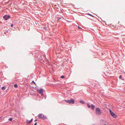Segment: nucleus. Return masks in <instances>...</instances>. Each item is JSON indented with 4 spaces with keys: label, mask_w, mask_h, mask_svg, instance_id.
<instances>
[{
    "label": "nucleus",
    "mask_w": 125,
    "mask_h": 125,
    "mask_svg": "<svg viewBox=\"0 0 125 125\" xmlns=\"http://www.w3.org/2000/svg\"><path fill=\"white\" fill-rule=\"evenodd\" d=\"M95 113L98 115H99L101 113L100 109L99 108H97L96 109Z\"/></svg>",
    "instance_id": "1"
},
{
    "label": "nucleus",
    "mask_w": 125,
    "mask_h": 125,
    "mask_svg": "<svg viewBox=\"0 0 125 125\" xmlns=\"http://www.w3.org/2000/svg\"><path fill=\"white\" fill-rule=\"evenodd\" d=\"M38 118L40 119H45L47 118V117L46 116H44L43 115L40 114L38 115Z\"/></svg>",
    "instance_id": "2"
},
{
    "label": "nucleus",
    "mask_w": 125,
    "mask_h": 125,
    "mask_svg": "<svg viewBox=\"0 0 125 125\" xmlns=\"http://www.w3.org/2000/svg\"><path fill=\"white\" fill-rule=\"evenodd\" d=\"M66 102L70 104H74V100L73 99L71 98L70 100H64Z\"/></svg>",
    "instance_id": "3"
},
{
    "label": "nucleus",
    "mask_w": 125,
    "mask_h": 125,
    "mask_svg": "<svg viewBox=\"0 0 125 125\" xmlns=\"http://www.w3.org/2000/svg\"><path fill=\"white\" fill-rule=\"evenodd\" d=\"M87 105L88 108L91 109L93 110H94L95 107L93 104H92L90 106V105L88 103L87 104Z\"/></svg>",
    "instance_id": "4"
},
{
    "label": "nucleus",
    "mask_w": 125,
    "mask_h": 125,
    "mask_svg": "<svg viewBox=\"0 0 125 125\" xmlns=\"http://www.w3.org/2000/svg\"><path fill=\"white\" fill-rule=\"evenodd\" d=\"M110 112L111 115L114 118H116V115L115 114L111 111V110H110Z\"/></svg>",
    "instance_id": "5"
},
{
    "label": "nucleus",
    "mask_w": 125,
    "mask_h": 125,
    "mask_svg": "<svg viewBox=\"0 0 125 125\" xmlns=\"http://www.w3.org/2000/svg\"><path fill=\"white\" fill-rule=\"evenodd\" d=\"M37 92L41 95L43 94V90L42 88L37 90Z\"/></svg>",
    "instance_id": "6"
},
{
    "label": "nucleus",
    "mask_w": 125,
    "mask_h": 125,
    "mask_svg": "<svg viewBox=\"0 0 125 125\" xmlns=\"http://www.w3.org/2000/svg\"><path fill=\"white\" fill-rule=\"evenodd\" d=\"M10 17V16L9 15H5L3 17V18L5 20H7Z\"/></svg>",
    "instance_id": "7"
},
{
    "label": "nucleus",
    "mask_w": 125,
    "mask_h": 125,
    "mask_svg": "<svg viewBox=\"0 0 125 125\" xmlns=\"http://www.w3.org/2000/svg\"><path fill=\"white\" fill-rule=\"evenodd\" d=\"M33 120V119L32 118L31 119V120H26V122L27 123H28L29 124Z\"/></svg>",
    "instance_id": "8"
},
{
    "label": "nucleus",
    "mask_w": 125,
    "mask_h": 125,
    "mask_svg": "<svg viewBox=\"0 0 125 125\" xmlns=\"http://www.w3.org/2000/svg\"><path fill=\"white\" fill-rule=\"evenodd\" d=\"M119 78L120 79H121V80H124V79L122 77L121 75H120L119 77Z\"/></svg>",
    "instance_id": "9"
},
{
    "label": "nucleus",
    "mask_w": 125,
    "mask_h": 125,
    "mask_svg": "<svg viewBox=\"0 0 125 125\" xmlns=\"http://www.w3.org/2000/svg\"><path fill=\"white\" fill-rule=\"evenodd\" d=\"M80 102L81 104H84V101L82 100H81L79 101Z\"/></svg>",
    "instance_id": "10"
},
{
    "label": "nucleus",
    "mask_w": 125,
    "mask_h": 125,
    "mask_svg": "<svg viewBox=\"0 0 125 125\" xmlns=\"http://www.w3.org/2000/svg\"><path fill=\"white\" fill-rule=\"evenodd\" d=\"M6 88V87L5 86H4L3 87H2L1 88V89L2 90H4V89H5Z\"/></svg>",
    "instance_id": "11"
},
{
    "label": "nucleus",
    "mask_w": 125,
    "mask_h": 125,
    "mask_svg": "<svg viewBox=\"0 0 125 125\" xmlns=\"http://www.w3.org/2000/svg\"><path fill=\"white\" fill-rule=\"evenodd\" d=\"M14 87L15 88H17L18 87V85L17 84H15L14 85Z\"/></svg>",
    "instance_id": "12"
},
{
    "label": "nucleus",
    "mask_w": 125,
    "mask_h": 125,
    "mask_svg": "<svg viewBox=\"0 0 125 125\" xmlns=\"http://www.w3.org/2000/svg\"><path fill=\"white\" fill-rule=\"evenodd\" d=\"M60 77L61 78L63 79L65 78V77H64V75H62Z\"/></svg>",
    "instance_id": "13"
},
{
    "label": "nucleus",
    "mask_w": 125,
    "mask_h": 125,
    "mask_svg": "<svg viewBox=\"0 0 125 125\" xmlns=\"http://www.w3.org/2000/svg\"><path fill=\"white\" fill-rule=\"evenodd\" d=\"M12 119L13 118H10L9 119V120L10 121H12Z\"/></svg>",
    "instance_id": "14"
},
{
    "label": "nucleus",
    "mask_w": 125,
    "mask_h": 125,
    "mask_svg": "<svg viewBox=\"0 0 125 125\" xmlns=\"http://www.w3.org/2000/svg\"><path fill=\"white\" fill-rule=\"evenodd\" d=\"M88 15H90V16H92V17H94V16H93V15H91V14H89H89H88Z\"/></svg>",
    "instance_id": "15"
},
{
    "label": "nucleus",
    "mask_w": 125,
    "mask_h": 125,
    "mask_svg": "<svg viewBox=\"0 0 125 125\" xmlns=\"http://www.w3.org/2000/svg\"><path fill=\"white\" fill-rule=\"evenodd\" d=\"M32 83H33L34 84L36 85V83L34 82V81H32Z\"/></svg>",
    "instance_id": "16"
},
{
    "label": "nucleus",
    "mask_w": 125,
    "mask_h": 125,
    "mask_svg": "<svg viewBox=\"0 0 125 125\" xmlns=\"http://www.w3.org/2000/svg\"><path fill=\"white\" fill-rule=\"evenodd\" d=\"M13 24H11V27H13Z\"/></svg>",
    "instance_id": "17"
},
{
    "label": "nucleus",
    "mask_w": 125,
    "mask_h": 125,
    "mask_svg": "<svg viewBox=\"0 0 125 125\" xmlns=\"http://www.w3.org/2000/svg\"><path fill=\"white\" fill-rule=\"evenodd\" d=\"M37 123H35V124H34V125H37Z\"/></svg>",
    "instance_id": "18"
},
{
    "label": "nucleus",
    "mask_w": 125,
    "mask_h": 125,
    "mask_svg": "<svg viewBox=\"0 0 125 125\" xmlns=\"http://www.w3.org/2000/svg\"><path fill=\"white\" fill-rule=\"evenodd\" d=\"M78 28H79V29H81V28L79 26H78Z\"/></svg>",
    "instance_id": "19"
},
{
    "label": "nucleus",
    "mask_w": 125,
    "mask_h": 125,
    "mask_svg": "<svg viewBox=\"0 0 125 125\" xmlns=\"http://www.w3.org/2000/svg\"><path fill=\"white\" fill-rule=\"evenodd\" d=\"M4 33L5 34H7V33L6 32H4Z\"/></svg>",
    "instance_id": "20"
},
{
    "label": "nucleus",
    "mask_w": 125,
    "mask_h": 125,
    "mask_svg": "<svg viewBox=\"0 0 125 125\" xmlns=\"http://www.w3.org/2000/svg\"><path fill=\"white\" fill-rule=\"evenodd\" d=\"M6 33H8V31L6 30Z\"/></svg>",
    "instance_id": "21"
},
{
    "label": "nucleus",
    "mask_w": 125,
    "mask_h": 125,
    "mask_svg": "<svg viewBox=\"0 0 125 125\" xmlns=\"http://www.w3.org/2000/svg\"><path fill=\"white\" fill-rule=\"evenodd\" d=\"M37 121V120L36 119V120H35L34 121V122H36V121Z\"/></svg>",
    "instance_id": "22"
},
{
    "label": "nucleus",
    "mask_w": 125,
    "mask_h": 125,
    "mask_svg": "<svg viewBox=\"0 0 125 125\" xmlns=\"http://www.w3.org/2000/svg\"><path fill=\"white\" fill-rule=\"evenodd\" d=\"M92 125H95L94 124H93Z\"/></svg>",
    "instance_id": "23"
},
{
    "label": "nucleus",
    "mask_w": 125,
    "mask_h": 125,
    "mask_svg": "<svg viewBox=\"0 0 125 125\" xmlns=\"http://www.w3.org/2000/svg\"><path fill=\"white\" fill-rule=\"evenodd\" d=\"M59 19H58L57 21H58L59 20Z\"/></svg>",
    "instance_id": "24"
},
{
    "label": "nucleus",
    "mask_w": 125,
    "mask_h": 125,
    "mask_svg": "<svg viewBox=\"0 0 125 125\" xmlns=\"http://www.w3.org/2000/svg\"><path fill=\"white\" fill-rule=\"evenodd\" d=\"M1 118V117H0V119Z\"/></svg>",
    "instance_id": "25"
}]
</instances>
